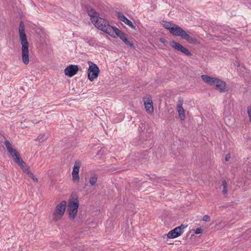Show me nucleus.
<instances>
[{"label":"nucleus","instance_id":"f257e3e1","mask_svg":"<svg viewBox=\"0 0 251 251\" xmlns=\"http://www.w3.org/2000/svg\"><path fill=\"white\" fill-rule=\"evenodd\" d=\"M4 145L9 153L12 156L15 162L21 168L23 172L26 174L35 182H38V179L31 171L29 166L24 162L20 153L15 149H14L10 143L8 141H4Z\"/></svg>","mask_w":251,"mask_h":251},{"label":"nucleus","instance_id":"f03ea898","mask_svg":"<svg viewBox=\"0 0 251 251\" xmlns=\"http://www.w3.org/2000/svg\"><path fill=\"white\" fill-rule=\"evenodd\" d=\"M19 32L20 41L22 45V57L23 63L27 64L29 63V43L27 40V36L25 32V25L23 21H21L19 25Z\"/></svg>","mask_w":251,"mask_h":251},{"label":"nucleus","instance_id":"7ed1b4c3","mask_svg":"<svg viewBox=\"0 0 251 251\" xmlns=\"http://www.w3.org/2000/svg\"><path fill=\"white\" fill-rule=\"evenodd\" d=\"M79 201L78 195L75 193H72L68 200L67 213L68 219L71 221H74L76 218Z\"/></svg>","mask_w":251,"mask_h":251},{"label":"nucleus","instance_id":"20e7f679","mask_svg":"<svg viewBox=\"0 0 251 251\" xmlns=\"http://www.w3.org/2000/svg\"><path fill=\"white\" fill-rule=\"evenodd\" d=\"M201 78L208 85L215 86L216 89L221 93L226 92L228 91L226 82L218 78L212 77L206 75H201Z\"/></svg>","mask_w":251,"mask_h":251},{"label":"nucleus","instance_id":"39448f33","mask_svg":"<svg viewBox=\"0 0 251 251\" xmlns=\"http://www.w3.org/2000/svg\"><path fill=\"white\" fill-rule=\"evenodd\" d=\"M67 204L66 201H62L56 205L51 213V219L53 222H58L62 220L66 210Z\"/></svg>","mask_w":251,"mask_h":251},{"label":"nucleus","instance_id":"423d86ee","mask_svg":"<svg viewBox=\"0 0 251 251\" xmlns=\"http://www.w3.org/2000/svg\"><path fill=\"white\" fill-rule=\"evenodd\" d=\"M170 33L175 36H180L187 41L192 40V38L184 30L177 25L174 24Z\"/></svg>","mask_w":251,"mask_h":251},{"label":"nucleus","instance_id":"0eeeda50","mask_svg":"<svg viewBox=\"0 0 251 251\" xmlns=\"http://www.w3.org/2000/svg\"><path fill=\"white\" fill-rule=\"evenodd\" d=\"M88 64L89 67L88 70V78L91 81H93L98 77L100 70L98 66L91 61H88Z\"/></svg>","mask_w":251,"mask_h":251},{"label":"nucleus","instance_id":"6e6552de","mask_svg":"<svg viewBox=\"0 0 251 251\" xmlns=\"http://www.w3.org/2000/svg\"><path fill=\"white\" fill-rule=\"evenodd\" d=\"M144 104L147 113L149 115H152L154 112V107L152 100L151 96H147L144 98Z\"/></svg>","mask_w":251,"mask_h":251},{"label":"nucleus","instance_id":"1a4fd4ad","mask_svg":"<svg viewBox=\"0 0 251 251\" xmlns=\"http://www.w3.org/2000/svg\"><path fill=\"white\" fill-rule=\"evenodd\" d=\"M186 226L181 225L180 226H177L174 229L170 230L167 234V237L170 239H174L180 236L184 232V229Z\"/></svg>","mask_w":251,"mask_h":251},{"label":"nucleus","instance_id":"9d476101","mask_svg":"<svg viewBox=\"0 0 251 251\" xmlns=\"http://www.w3.org/2000/svg\"><path fill=\"white\" fill-rule=\"evenodd\" d=\"M81 165V163L79 160H76L75 162L72 173V179L73 181L77 183H79L80 181V177L78 174Z\"/></svg>","mask_w":251,"mask_h":251},{"label":"nucleus","instance_id":"9b49d317","mask_svg":"<svg viewBox=\"0 0 251 251\" xmlns=\"http://www.w3.org/2000/svg\"><path fill=\"white\" fill-rule=\"evenodd\" d=\"M170 45L174 49L182 52L187 56H190L191 55V53L188 49L176 41H171L170 43Z\"/></svg>","mask_w":251,"mask_h":251},{"label":"nucleus","instance_id":"f8f14e48","mask_svg":"<svg viewBox=\"0 0 251 251\" xmlns=\"http://www.w3.org/2000/svg\"><path fill=\"white\" fill-rule=\"evenodd\" d=\"M84 8L88 15L91 17L92 22L94 23V21L99 16V13L88 4L84 5Z\"/></svg>","mask_w":251,"mask_h":251},{"label":"nucleus","instance_id":"ddd939ff","mask_svg":"<svg viewBox=\"0 0 251 251\" xmlns=\"http://www.w3.org/2000/svg\"><path fill=\"white\" fill-rule=\"evenodd\" d=\"M78 71L79 68L78 66L70 65L65 68L64 73L66 75L69 76V77H72L76 74Z\"/></svg>","mask_w":251,"mask_h":251},{"label":"nucleus","instance_id":"4468645a","mask_svg":"<svg viewBox=\"0 0 251 251\" xmlns=\"http://www.w3.org/2000/svg\"><path fill=\"white\" fill-rule=\"evenodd\" d=\"M116 15L118 18L119 20L124 22L125 24H126L127 25H129L132 28H135V26L133 25L132 22L128 20L126 16H125L124 15L122 12H117Z\"/></svg>","mask_w":251,"mask_h":251},{"label":"nucleus","instance_id":"2eb2a0df","mask_svg":"<svg viewBox=\"0 0 251 251\" xmlns=\"http://www.w3.org/2000/svg\"><path fill=\"white\" fill-rule=\"evenodd\" d=\"M114 27V26L110 25L107 21L101 25H98V28L110 35Z\"/></svg>","mask_w":251,"mask_h":251},{"label":"nucleus","instance_id":"dca6fc26","mask_svg":"<svg viewBox=\"0 0 251 251\" xmlns=\"http://www.w3.org/2000/svg\"><path fill=\"white\" fill-rule=\"evenodd\" d=\"M110 35L115 37L116 36L119 37L122 40L126 37V35L122 30H120L116 26H114Z\"/></svg>","mask_w":251,"mask_h":251},{"label":"nucleus","instance_id":"f3484780","mask_svg":"<svg viewBox=\"0 0 251 251\" xmlns=\"http://www.w3.org/2000/svg\"><path fill=\"white\" fill-rule=\"evenodd\" d=\"M98 176L97 174L95 173L91 174L89 180L90 185L91 186L95 185L98 181Z\"/></svg>","mask_w":251,"mask_h":251},{"label":"nucleus","instance_id":"a211bd4d","mask_svg":"<svg viewBox=\"0 0 251 251\" xmlns=\"http://www.w3.org/2000/svg\"><path fill=\"white\" fill-rule=\"evenodd\" d=\"M106 21H107L105 19L98 17L95 21H94V23H93L97 28H98V25H101Z\"/></svg>","mask_w":251,"mask_h":251},{"label":"nucleus","instance_id":"6ab92c4d","mask_svg":"<svg viewBox=\"0 0 251 251\" xmlns=\"http://www.w3.org/2000/svg\"><path fill=\"white\" fill-rule=\"evenodd\" d=\"M176 110L178 113L179 117H180V119L181 120H184L185 119V114L183 107L176 108Z\"/></svg>","mask_w":251,"mask_h":251},{"label":"nucleus","instance_id":"aec40b11","mask_svg":"<svg viewBox=\"0 0 251 251\" xmlns=\"http://www.w3.org/2000/svg\"><path fill=\"white\" fill-rule=\"evenodd\" d=\"M162 25L163 27L168 29L170 32L174 24L171 22H163Z\"/></svg>","mask_w":251,"mask_h":251},{"label":"nucleus","instance_id":"412c9836","mask_svg":"<svg viewBox=\"0 0 251 251\" xmlns=\"http://www.w3.org/2000/svg\"><path fill=\"white\" fill-rule=\"evenodd\" d=\"M183 103V100L182 98L179 97L177 101V103L176 104V108H182V105Z\"/></svg>","mask_w":251,"mask_h":251},{"label":"nucleus","instance_id":"4be33fe9","mask_svg":"<svg viewBox=\"0 0 251 251\" xmlns=\"http://www.w3.org/2000/svg\"><path fill=\"white\" fill-rule=\"evenodd\" d=\"M124 43L125 44L128 46H129L130 47H134V45L133 43H132L131 42H130L127 38V37H125L124 40H122Z\"/></svg>","mask_w":251,"mask_h":251},{"label":"nucleus","instance_id":"5701e85b","mask_svg":"<svg viewBox=\"0 0 251 251\" xmlns=\"http://www.w3.org/2000/svg\"><path fill=\"white\" fill-rule=\"evenodd\" d=\"M151 179L153 182H157L158 183H161L162 180V179L161 177H156V176H152V177H151Z\"/></svg>","mask_w":251,"mask_h":251},{"label":"nucleus","instance_id":"b1692460","mask_svg":"<svg viewBox=\"0 0 251 251\" xmlns=\"http://www.w3.org/2000/svg\"><path fill=\"white\" fill-rule=\"evenodd\" d=\"M159 41L162 43L165 46H166L167 43V41L164 38H160L159 39Z\"/></svg>","mask_w":251,"mask_h":251},{"label":"nucleus","instance_id":"393cba45","mask_svg":"<svg viewBox=\"0 0 251 251\" xmlns=\"http://www.w3.org/2000/svg\"><path fill=\"white\" fill-rule=\"evenodd\" d=\"M202 229L201 228V227H198L195 231V233L196 234H201L202 233Z\"/></svg>","mask_w":251,"mask_h":251},{"label":"nucleus","instance_id":"a878e982","mask_svg":"<svg viewBox=\"0 0 251 251\" xmlns=\"http://www.w3.org/2000/svg\"><path fill=\"white\" fill-rule=\"evenodd\" d=\"M210 220V217L207 215H205L203 217V220L205 222H209Z\"/></svg>","mask_w":251,"mask_h":251},{"label":"nucleus","instance_id":"bb28decb","mask_svg":"<svg viewBox=\"0 0 251 251\" xmlns=\"http://www.w3.org/2000/svg\"><path fill=\"white\" fill-rule=\"evenodd\" d=\"M248 114L251 122V106H249L248 107Z\"/></svg>","mask_w":251,"mask_h":251},{"label":"nucleus","instance_id":"cd10ccee","mask_svg":"<svg viewBox=\"0 0 251 251\" xmlns=\"http://www.w3.org/2000/svg\"><path fill=\"white\" fill-rule=\"evenodd\" d=\"M230 157H231L230 154L229 153L227 154L226 155L225 161L226 162H228L229 160Z\"/></svg>","mask_w":251,"mask_h":251},{"label":"nucleus","instance_id":"c85d7f7f","mask_svg":"<svg viewBox=\"0 0 251 251\" xmlns=\"http://www.w3.org/2000/svg\"><path fill=\"white\" fill-rule=\"evenodd\" d=\"M227 192V187H223V193L224 194L226 195Z\"/></svg>","mask_w":251,"mask_h":251},{"label":"nucleus","instance_id":"c756f323","mask_svg":"<svg viewBox=\"0 0 251 251\" xmlns=\"http://www.w3.org/2000/svg\"><path fill=\"white\" fill-rule=\"evenodd\" d=\"M222 185H223V187H227V182L226 180H224L223 181Z\"/></svg>","mask_w":251,"mask_h":251},{"label":"nucleus","instance_id":"7c9ffc66","mask_svg":"<svg viewBox=\"0 0 251 251\" xmlns=\"http://www.w3.org/2000/svg\"><path fill=\"white\" fill-rule=\"evenodd\" d=\"M40 139L39 138V136H38V137H37V140L40 141Z\"/></svg>","mask_w":251,"mask_h":251}]
</instances>
